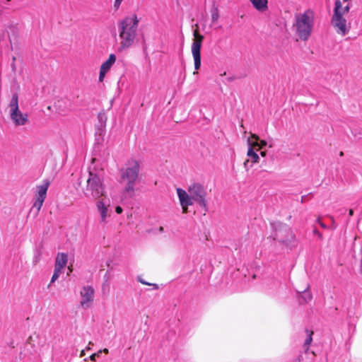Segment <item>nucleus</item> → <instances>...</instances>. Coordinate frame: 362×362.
Here are the masks:
<instances>
[{
    "mask_svg": "<svg viewBox=\"0 0 362 362\" xmlns=\"http://www.w3.org/2000/svg\"><path fill=\"white\" fill-rule=\"evenodd\" d=\"M62 272V269H58L57 267H54V274L52 275V279H51V282L49 284L48 287H49L50 284L54 283L59 278V276H60Z\"/></svg>",
    "mask_w": 362,
    "mask_h": 362,
    "instance_id": "19",
    "label": "nucleus"
},
{
    "mask_svg": "<svg viewBox=\"0 0 362 362\" xmlns=\"http://www.w3.org/2000/svg\"><path fill=\"white\" fill-rule=\"evenodd\" d=\"M315 25V13L311 9L295 15L293 28L296 35L302 41H307L311 36Z\"/></svg>",
    "mask_w": 362,
    "mask_h": 362,
    "instance_id": "2",
    "label": "nucleus"
},
{
    "mask_svg": "<svg viewBox=\"0 0 362 362\" xmlns=\"http://www.w3.org/2000/svg\"><path fill=\"white\" fill-rule=\"evenodd\" d=\"M10 118L16 126L25 125L28 122V116L19 110L18 96L14 93L9 103Z\"/></svg>",
    "mask_w": 362,
    "mask_h": 362,
    "instance_id": "6",
    "label": "nucleus"
},
{
    "mask_svg": "<svg viewBox=\"0 0 362 362\" xmlns=\"http://www.w3.org/2000/svg\"><path fill=\"white\" fill-rule=\"evenodd\" d=\"M159 231H160V232H163V231H164V228H163V227L160 226V227L159 228Z\"/></svg>",
    "mask_w": 362,
    "mask_h": 362,
    "instance_id": "34",
    "label": "nucleus"
},
{
    "mask_svg": "<svg viewBox=\"0 0 362 362\" xmlns=\"http://www.w3.org/2000/svg\"><path fill=\"white\" fill-rule=\"evenodd\" d=\"M219 18L218 10L217 8H214L211 11V20L213 22H216Z\"/></svg>",
    "mask_w": 362,
    "mask_h": 362,
    "instance_id": "22",
    "label": "nucleus"
},
{
    "mask_svg": "<svg viewBox=\"0 0 362 362\" xmlns=\"http://www.w3.org/2000/svg\"><path fill=\"white\" fill-rule=\"evenodd\" d=\"M140 171L139 162L135 159H129L124 166L120 170V178L126 182L123 189V193L129 197H132L135 192V186Z\"/></svg>",
    "mask_w": 362,
    "mask_h": 362,
    "instance_id": "3",
    "label": "nucleus"
},
{
    "mask_svg": "<svg viewBox=\"0 0 362 362\" xmlns=\"http://www.w3.org/2000/svg\"><path fill=\"white\" fill-rule=\"evenodd\" d=\"M251 137L252 139H255L256 141L259 140V136L255 134H251Z\"/></svg>",
    "mask_w": 362,
    "mask_h": 362,
    "instance_id": "28",
    "label": "nucleus"
},
{
    "mask_svg": "<svg viewBox=\"0 0 362 362\" xmlns=\"http://www.w3.org/2000/svg\"><path fill=\"white\" fill-rule=\"evenodd\" d=\"M294 238L293 231L286 225H280L278 229H276L274 235V239L281 243L288 244Z\"/></svg>",
    "mask_w": 362,
    "mask_h": 362,
    "instance_id": "9",
    "label": "nucleus"
},
{
    "mask_svg": "<svg viewBox=\"0 0 362 362\" xmlns=\"http://www.w3.org/2000/svg\"><path fill=\"white\" fill-rule=\"evenodd\" d=\"M308 333V337L304 342V347H305V349L308 350L310 344H311L313 341L312 335L313 332H309L308 330H306Z\"/></svg>",
    "mask_w": 362,
    "mask_h": 362,
    "instance_id": "21",
    "label": "nucleus"
},
{
    "mask_svg": "<svg viewBox=\"0 0 362 362\" xmlns=\"http://www.w3.org/2000/svg\"><path fill=\"white\" fill-rule=\"evenodd\" d=\"M353 214H354V211H353V209H350L349 211V215L350 216H353Z\"/></svg>",
    "mask_w": 362,
    "mask_h": 362,
    "instance_id": "31",
    "label": "nucleus"
},
{
    "mask_svg": "<svg viewBox=\"0 0 362 362\" xmlns=\"http://www.w3.org/2000/svg\"><path fill=\"white\" fill-rule=\"evenodd\" d=\"M68 258L65 253H59L55 259L54 267L62 269L67 264Z\"/></svg>",
    "mask_w": 362,
    "mask_h": 362,
    "instance_id": "15",
    "label": "nucleus"
},
{
    "mask_svg": "<svg viewBox=\"0 0 362 362\" xmlns=\"http://www.w3.org/2000/svg\"><path fill=\"white\" fill-rule=\"evenodd\" d=\"M308 288L309 286L301 293L298 298V301L300 304L308 303L313 298L311 293L308 291Z\"/></svg>",
    "mask_w": 362,
    "mask_h": 362,
    "instance_id": "17",
    "label": "nucleus"
},
{
    "mask_svg": "<svg viewBox=\"0 0 362 362\" xmlns=\"http://www.w3.org/2000/svg\"><path fill=\"white\" fill-rule=\"evenodd\" d=\"M269 148H272V144H269Z\"/></svg>",
    "mask_w": 362,
    "mask_h": 362,
    "instance_id": "38",
    "label": "nucleus"
},
{
    "mask_svg": "<svg viewBox=\"0 0 362 362\" xmlns=\"http://www.w3.org/2000/svg\"><path fill=\"white\" fill-rule=\"evenodd\" d=\"M103 351H104L105 353L107 354V353H108V349H105L103 350ZM102 352H103V351H102V350H100L98 353H95V354H92V355L90 356V360H91V361H95L96 357H99V356L100 355V354H101Z\"/></svg>",
    "mask_w": 362,
    "mask_h": 362,
    "instance_id": "24",
    "label": "nucleus"
},
{
    "mask_svg": "<svg viewBox=\"0 0 362 362\" xmlns=\"http://www.w3.org/2000/svg\"><path fill=\"white\" fill-rule=\"evenodd\" d=\"M49 185V182L45 180L43 184L37 186V192L35 194V199L45 202L47 196V192Z\"/></svg>",
    "mask_w": 362,
    "mask_h": 362,
    "instance_id": "14",
    "label": "nucleus"
},
{
    "mask_svg": "<svg viewBox=\"0 0 362 362\" xmlns=\"http://www.w3.org/2000/svg\"><path fill=\"white\" fill-rule=\"evenodd\" d=\"M43 203H44V202H42V201L35 199L33 203V208H35L37 209V212L38 213L40 211V209L43 205Z\"/></svg>",
    "mask_w": 362,
    "mask_h": 362,
    "instance_id": "23",
    "label": "nucleus"
},
{
    "mask_svg": "<svg viewBox=\"0 0 362 362\" xmlns=\"http://www.w3.org/2000/svg\"><path fill=\"white\" fill-rule=\"evenodd\" d=\"M267 145V143L264 140H261L260 143L259 144V146H257L258 148H257V151H259L260 148H262L264 146H266Z\"/></svg>",
    "mask_w": 362,
    "mask_h": 362,
    "instance_id": "25",
    "label": "nucleus"
},
{
    "mask_svg": "<svg viewBox=\"0 0 362 362\" xmlns=\"http://www.w3.org/2000/svg\"><path fill=\"white\" fill-rule=\"evenodd\" d=\"M84 194L86 197L94 199H98L105 195L103 178L100 173L89 171Z\"/></svg>",
    "mask_w": 362,
    "mask_h": 362,
    "instance_id": "5",
    "label": "nucleus"
},
{
    "mask_svg": "<svg viewBox=\"0 0 362 362\" xmlns=\"http://www.w3.org/2000/svg\"><path fill=\"white\" fill-rule=\"evenodd\" d=\"M339 0L336 1L334 14L332 18V24L338 34L344 36L349 33L350 26L347 25L346 20L344 18V16H341V13L339 12Z\"/></svg>",
    "mask_w": 362,
    "mask_h": 362,
    "instance_id": "7",
    "label": "nucleus"
},
{
    "mask_svg": "<svg viewBox=\"0 0 362 362\" xmlns=\"http://www.w3.org/2000/svg\"><path fill=\"white\" fill-rule=\"evenodd\" d=\"M314 233L317 234L319 235V237H321V234L317 230H314Z\"/></svg>",
    "mask_w": 362,
    "mask_h": 362,
    "instance_id": "33",
    "label": "nucleus"
},
{
    "mask_svg": "<svg viewBox=\"0 0 362 362\" xmlns=\"http://www.w3.org/2000/svg\"><path fill=\"white\" fill-rule=\"evenodd\" d=\"M317 221L319 222L321 227H322L323 228H326V226L323 223L320 222L319 219L317 220Z\"/></svg>",
    "mask_w": 362,
    "mask_h": 362,
    "instance_id": "29",
    "label": "nucleus"
},
{
    "mask_svg": "<svg viewBox=\"0 0 362 362\" xmlns=\"http://www.w3.org/2000/svg\"><path fill=\"white\" fill-rule=\"evenodd\" d=\"M194 39L192 45V54L194 62V69L198 70L201 66V54L200 50L202 47L204 36L199 35L195 30L194 33Z\"/></svg>",
    "mask_w": 362,
    "mask_h": 362,
    "instance_id": "8",
    "label": "nucleus"
},
{
    "mask_svg": "<svg viewBox=\"0 0 362 362\" xmlns=\"http://www.w3.org/2000/svg\"><path fill=\"white\" fill-rule=\"evenodd\" d=\"M97 211L100 215V223L102 224L107 223V218L110 216V203L105 201L104 199H98L96 202Z\"/></svg>",
    "mask_w": 362,
    "mask_h": 362,
    "instance_id": "12",
    "label": "nucleus"
},
{
    "mask_svg": "<svg viewBox=\"0 0 362 362\" xmlns=\"http://www.w3.org/2000/svg\"><path fill=\"white\" fill-rule=\"evenodd\" d=\"M339 6L338 8V10H339V12L341 13V16H344L349 13V10H350V6L349 4L346 6H345L344 7H342L341 3L339 1Z\"/></svg>",
    "mask_w": 362,
    "mask_h": 362,
    "instance_id": "20",
    "label": "nucleus"
},
{
    "mask_svg": "<svg viewBox=\"0 0 362 362\" xmlns=\"http://www.w3.org/2000/svg\"><path fill=\"white\" fill-rule=\"evenodd\" d=\"M116 59L117 58L115 54H110L109 58L102 64L100 69L99 81H103L106 74L110 71L112 65L115 63Z\"/></svg>",
    "mask_w": 362,
    "mask_h": 362,
    "instance_id": "13",
    "label": "nucleus"
},
{
    "mask_svg": "<svg viewBox=\"0 0 362 362\" xmlns=\"http://www.w3.org/2000/svg\"><path fill=\"white\" fill-rule=\"evenodd\" d=\"M138 23L139 20L136 15L126 17L119 23L118 28L119 35L121 40V49H127L134 44Z\"/></svg>",
    "mask_w": 362,
    "mask_h": 362,
    "instance_id": "4",
    "label": "nucleus"
},
{
    "mask_svg": "<svg viewBox=\"0 0 362 362\" xmlns=\"http://www.w3.org/2000/svg\"><path fill=\"white\" fill-rule=\"evenodd\" d=\"M94 289L90 286H84L80 291L81 301L80 305L84 309H88L91 306L94 300Z\"/></svg>",
    "mask_w": 362,
    "mask_h": 362,
    "instance_id": "10",
    "label": "nucleus"
},
{
    "mask_svg": "<svg viewBox=\"0 0 362 362\" xmlns=\"http://www.w3.org/2000/svg\"><path fill=\"white\" fill-rule=\"evenodd\" d=\"M115 211H116L117 214H120L122 213L123 209H122V208L121 206H117L115 208Z\"/></svg>",
    "mask_w": 362,
    "mask_h": 362,
    "instance_id": "27",
    "label": "nucleus"
},
{
    "mask_svg": "<svg viewBox=\"0 0 362 362\" xmlns=\"http://www.w3.org/2000/svg\"><path fill=\"white\" fill-rule=\"evenodd\" d=\"M123 0H115L114 4V7L115 9H118L122 4Z\"/></svg>",
    "mask_w": 362,
    "mask_h": 362,
    "instance_id": "26",
    "label": "nucleus"
},
{
    "mask_svg": "<svg viewBox=\"0 0 362 362\" xmlns=\"http://www.w3.org/2000/svg\"><path fill=\"white\" fill-rule=\"evenodd\" d=\"M298 362H300V358H298Z\"/></svg>",
    "mask_w": 362,
    "mask_h": 362,
    "instance_id": "39",
    "label": "nucleus"
},
{
    "mask_svg": "<svg viewBox=\"0 0 362 362\" xmlns=\"http://www.w3.org/2000/svg\"><path fill=\"white\" fill-rule=\"evenodd\" d=\"M42 257V252L40 250H36L34 252L33 258V265L37 264L41 260Z\"/></svg>",
    "mask_w": 362,
    "mask_h": 362,
    "instance_id": "18",
    "label": "nucleus"
},
{
    "mask_svg": "<svg viewBox=\"0 0 362 362\" xmlns=\"http://www.w3.org/2000/svg\"><path fill=\"white\" fill-rule=\"evenodd\" d=\"M253 7L260 11H266L268 8V1L267 0H250Z\"/></svg>",
    "mask_w": 362,
    "mask_h": 362,
    "instance_id": "16",
    "label": "nucleus"
},
{
    "mask_svg": "<svg viewBox=\"0 0 362 362\" xmlns=\"http://www.w3.org/2000/svg\"><path fill=\"white\" fill-rule=\"evenodd\" d=\"M176 191L183 213H187L188 206L194 203L207 211V191L202 185L193 183L189 186L187 192L181 188H177Z\"/></svg>",
    "mask_w": 362,
    "mask_h": 362,
    "instance_id": "1",
    "label": "nucleus"
},
{
    "mask_svg": "<svg viewBox=\"0 0 362 362\" xmlns=\"http://www.w3.org/2000/svg\"><path fill=\"white\" fill-rule=\"evenodd\" d=\"M84 354H85L84 350H82L81 353V356H83Z\"/></svg>",
    "mask_w": 362,
    "mask_h": 362,
    "instance_id": "36",
    "label": "nucleus"
},
{
    "mask_svg": "<svg viewBox=\"0 0 362 362\" xmlns=\"http://www.w3.org/2000/svg\"><path fill=\"white\" fill-rule=\"evenodd\" d=\"M260 155H261L262 157H264V156H266V152H265V151H262V152L260 153Z\"/></svg>",
    "mask_w": 362,
    "mask_h": 362,
    "instance_id": "32",
    "label": "nucleus"
},
{
    "mask_svg": "<svg viewBox=\"0 0 362 362\" xmlns=\"http://www.w3.org/2000/svg\"><path fill=\"white\" fill-rule=\"evenodd\" d=\"M103 115H102V114H100H100L98 115V117H99V119H103Z\"/></svg>",
    "mask_w": 362,
    "mask_h": 362,
    "instance_id": "35",
    "label": "nucleus"
},
{
    "mask_svg": "<svg viewBox=\"0 0 362 362\" xmlns=\"http://www.w3.org/2000/svg\"><path fill=\"white\" fill-rule=\"evenodd\" d=\"M139 281L144 285H150V284L147 283L146 281L139 280Z\"/></svg>",
    "mask_w": 362,
    "mask_h": 362,
    "instance_id": "30",
    "label": "nucleus"
},
{
    "mask_svg": "<svg viewBox=\"0 0 362 362\" xmlns=\"http://www.w3.org/2000/svg\"><path fill=\"white\" fill-rule=\"evenodd\" d=\"M247 143L249 145V148L247 153V156H248L249 158L244 162V167L246 171H248L250 168L252 167V165L249 166L250 161H251L252 163H258L259 160V157L257 153V151H255L254 150V148H256V146H259V143H257V141L252 142L250 138L247 139Z\"/></svg>",
    "mask_w": 362,
    "mask_h": 362,
    "instance_id": "11",
    "label": "nucleus"
},
{
    "mask_svg": "<svg viewBox=\"0 0 362 362\" xmlns=\"http://www.w3.org/2000/svg\"><path fill=\"white\" fill-rule=\"evenodd\" d=\"M156 288H158V286L156 284H153Z\"/></svg>",
    "mask_w": 362,
    "mask_h": 362,
    "instance_id": "37",
    "label": "nucleus"
}]
</instances>
